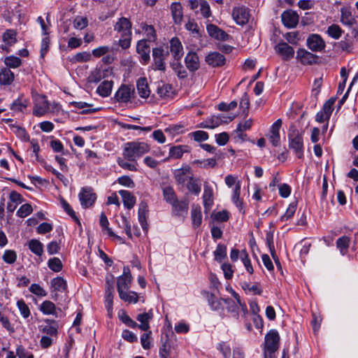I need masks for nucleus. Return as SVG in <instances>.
Instances as JSON below:
<instances>
[{
	"instance_id": "obj_5",
	"label": "nucleus",
	"mask_w": 358,
	"mask_h": 358,
	"mask_svg": "<svg viewBox=\"0 0 358 358\" xmlns=\"http://www.w3.org/2000/svg\"><path fill=\"white\" fill-rule=\"evenodd\" d=\"M274 50L275 52L285 61H289L294 57V48L284 41L278 43L275 45Z\"/></svg>"
},
{
	"instance_id": "obj_42",
	"label": "nucleus",
	"mask_w": 358,
	"mask_h": 358,
	"mask_svg": "<svg viewBox=\"0 0 358 358\" xmlns=\"http://www.w3.org/2000/svg\"><path fill=\"white\" fill-rule=\"evenodd\" d=\"M192 224L194 227H199L202 220L201 210L199 206H193L191 212Z\"/></svg>"
},
{
	"instance_id": "obj_16",
	"label": "nucleus",
	"mask_w": 358,
	"mask_h": 358,
	"mask_svg": "<svg viewBox=\"0 0 358 358\" xmlns=\"http://www.w3.org/2000/svg\"><path fill=\"white\" fill-rule=\"evenodd\" d=\"M206 29L208 35L216 40L225 41H228L230 38L228 34L215 24H207Z\"/></svg>"
},
{
	"instance_id": "obj_1",
	"label": "nucleus",
	"mask_w": 358,
	"mask_h": 358,
	"mask_svg": "<svg viewBox=\"0 0 358 358\" xmlns=\"http://www.w3.org/2000/svg\"><path fill=\"white\" fill-rule=\"evenodd\" d=\"M114 30L120 34L119 45L122 49H127L131 42V23L129 19L121 17L114 25Z\"/></svg>"
},
{
	"instance_id": "obj_45",
	"label": "nucleus",
	"mask_w": 358,
	"mask_h": 358,
	"mask_svg": "<svg viewBox=\"0 0 358 358\" xmlns=\"http://www.w3.org/2000/svg\"><path fill=\"white\" fill-rule=\"evenodd\" d=\"M40 310L44 315H55L56 307L52 301H45L41 303Z\"/></svg>"
},
{
	"instance_id": "obj_22",
	"label": "nucleus",
	"mask_w": 358,
	"mask_h": 358,
	"mask_svg": "<svg viewBox=\"0 0 358 358\" xmlns=\"http://www.w3.org/2000/svg\"><path fill=\"white\" fill-rule=\"evenodd\" d=\"M152 317L153 313L152 310H149L148 313L138 314L136 317V320L141 324H137V327H138L142 331H148L150 329V322Z\"/></svg>"
},
{
	"instance_id": "obj_36",
	"label": "nucleus",
	"mask_w": 358,
	"mask_h": 358,
	"mask_svg": "<svg viewBox=\"0 0 358 358\" xmlns=\"http://www.w3.org/2000/svg\"><path fill=\"white\" fill-rule=\"evenodd\" d=\"M132 279L125 276H120L117 281V292H123L127 291L130 287Z\"/></svg>"
},
{
	"instance_id": "obj_24",
	"label": "nucleus",
	"mask_w": 358,
	"mask_h": 358,
	"mask_svg": "<svg viewBox=\"0 0 358 358\" xmlns=\"http://www.w3.org/2000/svg\"><path fill=\"white\" fill-rule=\"evenodd\" d=\"M298 60L304 65H310L316 62L317 57L304 49H299L297 51Z\"/></svg>"
},
{
	"instance_id": "obj_63",
	"label": "nucleus",
	"mask_w": 358,
	"mask_h": 358,
	"mask_svg": "<svg viewBox=\"0 0 358 358\" xmlns=\"http://www.w3.org/2000/svg\"><path fill=\"white\" fill-rule=\"evenodd\" d=\"M29 290L38 296L43 297L47 295V292L40 285L36 283L32 284L29 287Z\"/></svg>"
},
{
	"instance_id": "obj_54",
	"label": "nucleus",
	"mask_w": 358,
	"mask_h": 358,
	"mask_svg": "<svg viewBox=\"0 0 358 358\" xmlns=\"http://www.w3.org/2000/svg\"><path fill=\"white\" fill-rule=\"evenodd\" d=\"M297 207L296 201L292 202L288 208H287L285 213L283 215L281 216L280 220L282 221H287L293 217L294 215Z\"/></svg>"
},
{
	"instance_id": "obj_2",
	"label": "nucleus",
	"mask_w": 358,
	"mask_h": 358,
	"mask_svg": "<svg viewBox=\"0 0 358 358\" xmlns=\"http://www.w3.org/2000/svg\"><path fill=\"white\" fill-rule=\"evenodd\" d=\"M149 150V145L145 142L131 141L124 145L122 155L129 161H136Z\"/></svg>"
},
{
	"instance_id": "obj_20",
	"label": "nucleus",
	"mask_w": 358,
	"mask_h": 358,
	"mask_svg": "<svg viewBox=\"0 0 358 358\" xmlns=\"http://www.w3.org/2000/svg\"><path fill=\"white\" fill-rule=\"evenodd\" d=\"M49 102L44 98L36 101L33 109V114L37 117H41L49 112Z\"/></svg>"
},
{
	"instance_id": "obj_38",
	"label": "nucleus",
	"mask_w": 358,
	"mask_h": 358,
	"mask_svg": "<svg viewBox=\"0 0 358 358\" xmlns=\"http://www.w3.org/2000/svg\"><path fill=\"white\" fill-rule=\"evenodd\" d=\"M117 164L119 166L128 171H135L137 170L136 166L137 162L136 161H129L127 159H126L124 157V158H118L117 159Z\"/></svg>"
},
{
	"instance_id": "obj_27",
	"label": "nucleus",
	"mask_w": 358,
	"mask_h": 358,
	"mask_svg": "<svg viewBox=\"0 0 358 358\" xmlns=\"http://www.w3.org/2000/svg\"><path fill=\"white\" fill-rule=\"evenodd\" d=\"M136 87L138 94L141 98L146 99L150 96V90L145 78H141L138 80Z\"/></svg>"
},
{
	"instance_id": "obj_59",
	"label": "nucleus",
	"mask_w": 358,
	"mask_h": 358,
	"mask_svg": "<svg viewBox=\"0 0 358 358\" xmlns=\"http://www.w3.org/2000/svg\"><path fill=\"white\" fill-rule=\"evenodd\" d=\"M48 267L55 272H59L62 269L61 260L57 257H53L48 260Z\"/></svg>"
},
{
	"instance_id": "obj_34",
	"label": "nucleus",
	"mask_w": 358,
	"mask_h": 358,
	"mask_svg": "<svg viewBox=\"0 0 358 358\" xmlns=\"http://www.w3.org/2000/svg\"><path fill=\"white\" fill-rule=\"evenodd\" d=\"M113 82L112 81H103L102 82L96 89V92L102 97L108 96L112 91Z\"/></svg>"
},
{
	"instance_id": "obj_62",
	"label": "nucleus",
	"mask_w": 358,
	"mask_h": 358,
	"mask_svg": "<svg viewBox=\"0 0 358 358\" xmlns=\"http://www.w3.org/2000/svg\"><path fill=\"white\" fill-rule=\"evenodd\" d=\"M33 211L31 206L29 203H25L20 206L17 211V215L20 217H25L30 215Z\"/></svg>"
},
{
	"instance_id": "obj_64",
	"label": "nucleus",
	"mask_w": 358,
	"mask_h": 358,
	"mask_svg": "<svg viewBox=\"0 0 358 358\" xmlns=\"http://www.w3.org/2000/svg\"><path fill=\"white\" fill-rule=\"evenodd\" d=\"M173 69L180 78L187 77V71L179 61L174 62L172 65Z\"/></svg>"
},
{
	"instance_id": "obj_57",
	"label": "nucleus",
	"mask_w": 358,
	"mask_h": 358,
	"mask_svg": "<svg viewBox=\"0 0 358 358\" xmlns=\"http://www.w3.org/2000/svg\"><path fill=\"white\" fill-rule=\"evenodd\" d=\"M187 188L189 192L196 195H198L201 192V186L199 185L196 180L194 178V177L187 181Z\"/></svg>"
},
{
	"instance_id": "obj_41",
	"label": "nucleus",
	"mask_w": 358,
	"mask_h": 358,
	"mask_svg": "<svg viewBox=\"0 0 358 358\" xmlns=\"http://www.w3.org/2000/svg\"><path fill=\"white\" fill-rule=\"evenodd\" d=\"M118 294L120 298L125 302L136 303L138 301V296L135 292H128L127 290Z\"/></svg>"
},
{
	"instance_id": "obj_17",
	"label": "nucleus",
	"mask_w": 358,
	"mask_h": 358,
	"mask_svg": "<svg viewBox=\"0 0 358 358\" xmlns=\"http://www.w3.org/2000/svg\"><path fill=\"white\" fill-rule=\"evenodd\" d=\"M170 51L176 61H180L183 56V46L177 37H173L170 40Z\"/></svg>"
},
{
	"instance_id": "obj_30",
	"label": "nucleus",
	"mask_w": 358,
	"mask_h": 358,
	"mask_svg": "<svg viewBox=\"0 0 358 358\" xmlns=\"http://www.w3.org/2000/svg\"><path fill=\"white\" fill-rule=\"evenodd\" d=\"M341 22L346 26H352L356 23V20L352 15V12L348 8H343L341 10Z\"/></svg>"
},
{
	"instance_id": "obj_35",
	"label": "nucleus",
	"mask_w": 358,
	"mask_h": 358,
	"mask_svg": "<svg viewBox=\"0 0 358 358\" xmlns=\"http://www.w3.org/2000/svg\"><path fill=\"white\" fill-rule=\"evenodd\" d=\"M241 286L247 294H253L260 295L262 292V290L260 288L258 283H255L253 285H251L250 283H249L246 281H244V282H241Z\"/></svg>"
},
{
	"instance_id": "obj_53",
	"label": "nucleus",
	"mask_w": 358,
	"mask_h": 358,
	"mask_svg": "<svg viewBox=\"0 0 358 358\" xmlns=\"http://www.w3.org/2000/svg\"><path fill=\"white\" fill-rule=\"evenodd\" d=\"M6 66L8 68H17L22 64V60L15 56H8L4 59Z\"/></svg>"
},
{
	"instance_id": "obj_37",
	"label": "nucleus",
	"mask_w": 358,
	"mask_h": 358,
	"mask_svg": "<svg viewBox=\"0 0 358 358\" xmlns=\"http://www.w3.org/2000/svg\"><path fill=\"white\" fill-rule=\"evenodd\" d=\"M0 324L5 328L9 333L15 332L13 326L10 324L8 317L6 315L3 310L2 306L0 304Z\"/></svg>"
},
{
	"instance_id": "obj_44",
	"label": "nucleus",
	"mask_w": 358,
	"mask_h": 358,
	"mask_svg": "<svg viewBox=\"0 0 358 358\" xmlns=\"http://www.w3.org/2000/svg\"><path fill=\"white\" fill-rule=\"evenodd\" d=\"M141 27L145 32L147 37L146 41H155L157 36L155 28L152 25H148L145 23H141Z\"/></svg>"
},
{
	"instance_id": "obj_15",
	"label": "nucleus",
	"mask_w": 358,
	"mask_h": 358,
	"mask_svg": "<svg viewBox=\"0 0 358 358\" xmlns=\"http://www.w3.org/2000/svg\"><path fill=\"white\" fill-rule=\"evenodd\" d=\"M232 16L238 24L243 25L248 22L249 10L245 7H237L233 10Z\"/></svg>"
},
{
	"instance_id": "obj_33",
	"label": "nucleus",
	"mask_w": 358,
	"mask_h": 358,
	"mask_svg": "<svg viewBox=\"0 0 358 358\" xmlns=\"http://www.w3.org/2000/svg\"><path fill=\"white\" fill-rule=\"evenodd\" d=\"M241 194V184H237L232 190L231 201L239 209L241 212L244 213L243 201L240 198Z\"/></svg>"
},
{
	"instance_id": "obj_13",
	"label": "nucleus",
	"mask_w": 358,
	"mask_h": 358,
	"mask_svg": "<svg viewBox=\"0 0 358 358\" xmlns=\"http://www.w3.org/2000/svg\"><path fill=\"white\" fill-rule=\"evenodd\" d=\"M283 24L287 28L295 27L299 22V15L295 11L286 10L281 15Z\"/></svg>"
},
{
	"instance_id": "obj_61",
	"label": "nucleus",
	"mask_w": 358,
	"mask_h": 358,
	"mask_svg": "<svg viewBox=\"0 0 358 358\" xmlns=\"http://www.w3.org/2000/svg\"><path fill=\"white\" fill-rule=\"evenodd\" d=\"M171 205L179 215H182L184 213H187L188 203L185 201H179L177 199L176 202L175 203H172Z\"/></svg>"
},
{
	"instance_id": "obj_23",
	"label": "nucleus",
	"mask_w": 358,
	"mask_h": 358,
	"mask_svg": "<svg viewBox=\"0 0 358 358\" xmlns=\"http://www.w3.org/2000/svg\"><path fill=\"white\" fill-rule=\"evenodd\" d=\"M156 92L161 98H172L174 94L172 85L162 81L157 83Z\"/></svg>"
},
{
	"instance_id": "obj_6",
	"label": "nucleus",
	"mask_w": 358,
	"mask_h": 358,
	"mask_svg": "<svg viewBox=\"0 0 358 358\" xmlns=\"http://www.w3.org/2000/svg\"><path fill=\"white\" fill-rule=\"evenodd\" d=\"M80 204L84 208H88L94 203L96 197L91 187H83L78 194Z\"/></svg>"
},
{
	"instance_id": "obj_26",
	"label": "nucleus",
	"mask_w": 358,
	"mask_h": 358,
	"mask_svg": "<svg viewBox=\"0 0 358 358\" xmlns=\"http://www.w3.org/2000/svg\"><path fill=\"white\" fill-rule=\"evenodd\" d=\"M203 200L205 210H210L213 204V190L208 184L204 185Z\"/></svg>"
},
{
	"instance_id": "obj_14",
	"label": "nucleus",
	"mask_w": 358,
	"mask_h": 358,
	"mask_svg": "<svg viewBox=\"0 0 358 358\" xmlns=\"http://www.w3.org/2000/svg\"><path fill=\"white\" fill-rule=\"evenodd\" d=\"M307 45L312 51L320 52L325 47V43L318 34H312L307 38Z\"/></svg>"
},
{
	"instance_id": "obj_51",
	"label": "nucleus",
	"mask_w": 358,
	"mask_h": 358,
	"mask_svg": "<svg viewBox=\"0 0 358 358\" xmlns=\"http://www.w3.org/2000/svg\"><path fill=\"white\" fill-rule=\"evenodd\" d=\"M215 259L221 262L227 256V248L224 245L218 244L214 251Z\"/></svg>"
},
{
	"instance_id": "obj_47",
	"label": "nucleus",
	"mask_w": 358,
	"mask_h": 358,
	"mask_svg": "<svg viewBox=\"0 0 358 358\" xmlns=\"http://www.w3.org/2000/svg\"><path fill=\"white\" fill-rule=\"evenodd\" d=\"M113 289L108 287L106 290V296H105V306L107 309L109 315L112 314L113 312Z\"/></svg>"
},
{
	"instance_id": "obj_12",
	"label": "nucleus",
	"mask_w": 358,
	"mask_h": 358,
	"mask_svg": "<svg viewBox=\"0 0 358 358\" xmlns=\"http://www.w3.org/2000/svg\"><path fill=\"white\" fill-rule=\"evenodd\" d=\"M282 126V120H277L271 127L268 138L273 146H278L280 143V129Z\"/></svg>"
},
{
	"instance_id": "obj_46",
	"label": "nucleus",
	"mask_w": 358,
	"mask_h": 358,
	"mask_svg": "<svg viewBox=\"0 0 358 358\" xmlns=\"http://www.w3.org/2000/svg\"><path fill=\"white\" fill-rule=\"evenodd\" d=\"M349 245L350 238L346 236H343L339 238L336 241L337 248L340 250V252L342 255L346 254Z\"/></svg>"
},
{
	"instance_id": "obj_18",
	"label": "nucleus",
	"mask_w": 358,
	"mask_h": 358,
	"mask_svg": "<svg viewBox=\"0 0 358 358\" xmlns=\"http://www.w3.org/2000/svg\"><path fill=\"white\" fill-rule=\"evenodd\" d=\"M225 61L224 56L217 52H210L206 57V63L213 67L222 66L225 64Z\"/></svg>"
},
{
	"instance_id": "obj_28",
	"label": "nucleus",
	"mask_w": 358,
	"mask_h": 358,
	"mask_svg": "<svg viewBox=\"0 0 358 358\" xmlns=\"http://www.w3.org/2000/svg\"><path fill=\"white\" fill-rule=\"evenodd\" d=\"M122 196L124 206L127 209H131L136 204V197L127 190H120L118 192Z\"/></svg>"
},
{
	"instance_id": "obj_49",
	"label": "nucleus",
	"mask_w": 358,
	"mask_h": 358,
	"mask_svg": "<svg viewBox=\"0 0 358 358\" xmlns=\"http://www.w3.org/2000/svg\"><path fill=\"white\" fill-rule=\"evenodd\" d=\"M51 285L55 290L62 292L66 288V282L64 278L61 277L55 278L51 280Z\"/></svg>"
},
{
	"instance_id": "obj_9",
	"label": "nucleus",
	"mask_w": 358,
	"mask_h": 358,
	"mask_svg": "<svg viewBox=\"0 0 358 358\" xmlns=\"http://www.w3.org/2000/svg\"><path fill=\"white\" fill-rule=\"evenodd\" d=\"M193 177L191 168L185 165L174 171V178L178 184H185Z\"/></svg>"
},
{
	"instance_id": "obj_50",
	"label": "nucleus",
	"mask_w": 358,
	"mask_h": 358,
	"mask_svg": "<svg viewBox=\"0 0 358 358\" xmlns=\"http://www.w3.org/2000/svg\"><path fill=\"white\" fill-rule=\"evenodd\" d=\"M343 32L342 29L338 24H334L329 26L327 31V34L334 39H338Z\"/></svg>"
},
{
	"instance_id": "obj_32",
	"label": "nucleus",
	"mask_w": 358,
	"mask_h": 358,
	"mask_svg": "<svg viewBox=\"0 0 358 358\" xmlns=\"http://www.w3.org/2000/svg\"><path fill=\"white\" fill-rule=\"evenodd\" d=\"M69 104L77 109H82V114L92 113L98 110L96 108H91L92 105L84 101H72Z\"/></svg>"
},
{
	"instance_id": "obj_43",
	"label": "nucleus",
	"mask_w": 358,
	"mask_h": 358,
	"mask_svg": "<svg viewBox=\"0 0 358 358\" xmlns=\"http://www.w3.org/2000/svg\"><path fill=\"white\" fill-rule=\"evenodd\" d=\"M29 248L38 256H41L43 252V244L36 239H32L29 242Z\"/></svg>"
},
{
	"instance_id": "obj_52",
	"label": "nucleus",
	"mask_w": 358,
	"mask_h": 358,
	"mask_svg": "<svg viewBox=\"0 0 358 358\" xmlns=\"http://www.w3.org/2000/svg\"><path fill=\"white\" fill-rule=\"evenodd\" d=\"M28 106V101L25 99L18 98L11 104L10 109L14 111H22Z\"/></svg>"
},
{
	"instance_id": "obj_19",
	"label": "nucleus",
	"mask_w": 358,
	"mask_h": 358,
	"mask_svg": "<svg viewBox=\"0 0 358 358\" xmlns=\"http://www.w3.org/2000/svg\"><path fill=\"white\" fill-rule=\"evenodd\" d=\"M185 62L189 71L194 72L200 67L199 56L195 52H189L185 58Z\"/></svg>"
},
{
	"instance_id": "obj_11",
	"label": "nucleus",
	"mask_w": 358,
	"mask_h": 358,
	"mask_svg": "<svg viewBox=\"0 0 358 358\" xmlns=\"http://www.w3.org/2000/svg\"><path fill=\"white\" fill-rule=\"evenodd\" d=\"M166 55V54L162 48H155L152 49V57L155 69L160 71L165 69L166 65L164 59Z\"/></svg>"
},
{
	"instance_id": "obj_10",
	"label": "nucleus",
	"mask_w": 358,
	"mask_h": 358,
	"mask_svg": "<svg viewBox=\"0 0 358 358\" xmlns=\"http://www.w3.org/2000/svg\"><path fill=\"white\" fill-rule=\"evenodd\" d=\"M136 52L141 57V62L146 64L150 60V45L145 39L138 41L136 45Z\"/></svg>"
},
{
	"instance_id": "obj_31",
	"label": "nucleus",
	"mask_w": 358,
	"mask_h": 358,
	"mask_svg": "<svg viewBox=\"0 0 358 358\" xmlns=\"http://www.w3.org/2000/svg\"><path fill=\"white\" fill-rule=\"evenodd\" d=\"M172 17L176 24H180L182 19V6L179 1H174L171 6Z\"/></svg>"
},
{
	"instance_id": "obj_55",
	"label": "nucleus",
	"mask_w": 358,
	"mask_h": 358,
	"mask_svg": "<svg viewBox=\"0 0 358 358\" xmlns=\"http://www.w3.org/2000/svg\"><path fill=\"white\" fill-rule=\"evenodd\" d=\"M164 199L169 203H175L177 200L176 195L172 187H168L163 190Z\"/></svg>"
},
{
	"instance_id": "obj_58",
	"label": "nucleus",
	"mask_w": 358,
	"mask_h": 358,
	"mask_svg": "<svg viewBox=\"0 0 358 358\" xmlns=\"http://www.w3.org/2000/svg\"><path fill=\"white\" fill-rule=\"evenodd\" d=\"M17 306L20 310V315L24 318H27L30 316L31 313L29 308L22 299L17 301Z\"/></svg>"
},
{
	"instance_id": "obj_3",
	"label": "nucleus",
	"mask_w": 358,
	"mask_h": 358,
	"mask_svg": "<svg viewBox=\"0 0 358 358\" xmlns=\"http://www.w3.org/2000/svg\"><path fill=\"white\" fill-rule=\"evenodd\" d=\"M288 145L298 158L301 159L303 157L304 152L303 134L294 126L291 127L289 130Z\"/></svg>"
},
{
	"instance_id": "obj_48",
	"label": "nucleus",
	"mask_w": 358,
	"mask_h": 358,
	"mask_svg": "<svg viewBox=\"0 0 358 358\" xmlns=\"http://www.w3.org/2000/svg\"><path fill=\"white\" fill-rule=\"evenodd\" d=\"M92 58V55L90 52L83 51L76 53L71 59L72 62H87Z\"/></svg>"
},
{
	"instance_id": "obj_40",
	"label": "nucleus",
	"mask_w": 358,
	"mask_h": 358,
	"mask_svg": "<svg viewBox=\"0 0 358 358\" xmlns=\"http://www.w3.org/2000/svg\"><path fill=\"white\" fill-rule=\"evenodd\" d=\"M118 318L127 327L131 328L137 327V323L134 321L124 310H119L117 313Z\"/></svg>"
},
{
	"instance_id": "obj_4",
	"label": "nucleus",
	"mask_w": 358,
	"mask_h": 358,
	"mask_svg": "<svg viewBox=\"0 0 358 358\" xmlns=\"http://www.w3.org/2000/svg\"><path fill=\"white\" fill-rule=\"evenodd\" d=\"M280 336L276 330L272 329L265 336V355L268 358L272 357L271 354L278 348ZM266 355H264V358Z\"/></svg>"
},
{
	"instance_id": "obj_60",
	"label": "nucleus",
	"mask_w": 358,
	"mask_h": 358,
	"mask_svg": "<svg viewBox=\"0 0 358 358\" xmlns=\"http://www.w3.org/2000/svg\"><path fill=\"white\" fill-rule=\"evenodd\" d=\"M335 101H336V98H334V97H331V98L329 99L324 103L321 111L330 117L332 110H333V106L335 103Z\"/></svg>"
},
{
	"instance_id": "obj_25",
	"label": "nucleus",
	"mask_w": 358,
	"mask_h": 358,
	"mask_svg": "<svg viewBox=\"0 0 358 358\" xmlns=\"http://www.w3.org/2000/svg\"><path fill=\"white\" fill-rule=\"evenodd\" d=\"M147 215H148V206L145 203L142 202L139 204L138 211V222H139L143 230L145 232H147L148 230V224L146 221Z\"/></svg>"
},
{
	"instance_id": "obj_29",
	"label": "nucleus",
	"mask_w": 358,
	"mask_h": 358,
	"mask_svg": "<svg viewBox=\"0 0 358 358\" xmlns=\"http://www.w3.org/2000/svg\"><path fill=\"white\" fill-rule=\"evenodd\" d=\"M15 78L14 73L8 69L3 68L0 71V85H10Z\"/></svg>"
},
{
	"instance_id": "obj_7",
	"label": "nucleus",
	"mask_w": 358,
	"mask_h": 358,
	"mask_svg": "<svg viewBox=\"0 0 358 358\" xmlns=\"http://www.w3.org/2000/svg\"><path fill=\"white\" fill-rule=\"evenodd\" d=\"M234 116L225 117L223 115L212 116L201 124V127L206 129H215L222 123L232 121Z\"/></svg>"
},
{
	"instance_id": "obj_56",
	"label": "nucleus",
	"mask_w": 358,
	"mask_h": 358,
	"mask_svg": "<svg viewBox=\"0 0 358 358\" xmlns=\"http://www.w3.org/2000/svg\"><path fill=\"white\" fill-rule=\"evenodd\" d=\"M88 24V20L85 17L76 16L73 22V27L76 29L82 30Z\"/></svg>"
},
{
	"instance_id": "obj_39",
	"label": "nucleus",
	"mask_w": 358,
	"mask_h": 358,
	"mask_svg": "<svg viewBox=\"0 0 358 358\" xmlns=\"http://www.w3.org/2000/svg\"><path fill=\"white\" fill-rule=\"evenodd\" d=\"M187 147L185 145H177L170 148L169 157L179 159L182 157L183 153L187 152Z\"/></svg>"
},
{
	"instance_id": "obj_8",
	"label": "nucleus",
	"mask_w": 358,
	"mask_h": 358,
	"mask_svg": "<svg viewBox=\"0 0 358 358\" xmlns=\"http://www.w3.org/2000/svg\"><path fill=\"white\" fill-rule=\"evenodd\" d=\"M134 94V90L129 85H122L115 94L114 99L119 103H127Z\"/></svg>"
},
{
	"instance_id": "obj_21",
	"label": "nucleus",
	"mask_w": 358,
	"mask_h": 358,
	"mask_svg": "<svg viewBox=\"0 0 358 358\" xmlns=\"http://www.w3.org/2000/svg\"><path fill=\"white\" fill-rule=\"evenodd\" d=\"M17 33L13 29H7L2 36L3 45L1 48L6 51H8V48L13 45L17 42L16 38Z\"/></svg>"
}]
</instances>
